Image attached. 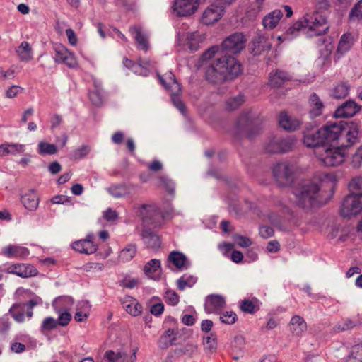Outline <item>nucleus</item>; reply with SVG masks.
Segmentation results:
<instances>
[{
	"label": "nucleus",
	"mask_w": 362,
	"mask_h": 362,
	"mask_svg": "<svg viewBox=\"0 0 362 362\" xmlns=\"http://www.w3.org/2000/svg\"><path fill=\"white\" fill-rule=\"evenodd\" d=\"M202 62L211 61L206 69V79L212 83L233 80L242 72L240 62L230 54L223 53L218 46H212L201 56Z\"/></svg>",
	"instance_id": "1"
},
{
	"label": "nucleus",
	"mask_w": 362,
	"mask_h": 362,
	"mask_svg": "<svg viewBox=\"0 0 362 362\" xmlns=\"http://www.w3.org/2000/svg\"><path fill=\"white\" fill-rule=\"evenodd\" d=\"M316 11L305 15L303 20L296 22L286 32L288 38H292L303 33L308 37L322 35L329 29L327 21V11L330 4L328 0H317Z\"/></svg>",
	"instance_id": "2"
},
{
	"label": "nucleus",
	"mask_w": 362,
	"mask_h": 362,
	"mask_svg": "<svg viewBox=\"0 0 362 362\" xmlns=\"http://www.w3.org/2000/svg\"><path fill=\"white\" fill-rule=\"evenodd\" d=\"M360 122H328L320 128L327 145L350 147L358 141Z\"/></svg>",
	"instance_id": "3"
},
{
	"label": "nucleus",
	"mask_w": 362,
	"mask_h": 362,
	"mask_svg": "<svg viewBox=\"0 0 362 362\" xmlns=\"http://www.w3.org/2000/svg\"><path fill=\"white\" fill-rule=\"evenodd\" d=\"M143 224L141 235L148 247L156 249L160 246V237L153 229L160 228L163 219L160 210L154 204H143L138 211Z\"/></svg>",
	"instance_id": "4"
},
{
	"label": "nucleus",
	"mask_w": 362,
	"mask_h": 362,
	"mask_svg": "<svg viewBox=\"0 0 362 362\" xmlns=\"http://www.w3.org/2000/svg\"><path fill=\"white\" fill-rule=\"evenodd\" d=\"M320 186L311 180H303L294 187L295 204L305 210H310L317 203Z\"/></svg>",
	"instance_id": "5"
},
{
	"label": "nucleus",
	"mask_w": 362,
	"mask_h": 362,
	"mask_svg": "<svg viewBox=\"0 0 362 362\" xmlns=\"http://www.w3.org/2000/svg\"><path fill=\"white\" fill-rule=\"evenodd\" d=\"M347 148L326 144L315 150L314 153L325 166L334 167L344 161L346 157L344 150Z\"/></svg>",
	"instance_id": "6"
},
{
	"label": "nucleus",
	"mask_w": 362,
	"mask_h": 362,
	"mask_svg": "<svg viewBox=\"0 0 362 362\" xmlns=\"http://www.w3.org/2000/svg\"><path fill=\"white\" fill-rule=\"evenodd\" d=\"M294 140L291 136L271 135L264 144V150L269 154L285 153L292 150Z\"/></svg>",
	"instance_id": "7"
},
{
	"label": "nucleus",
	"mask_w": 362,
	"mask_h": 362,
	"mask_svg": "<svg viewBox=\"0 0 362 362\" xmlns=\"http://www.w3.org/2000/svg\"><path fill=\"white\" fill-rule=\"evenodd\" d=\"M234 0H211L210 5L205 9L202 16V21L205 25H211L222 17L225 8Z\"/></svg>",
	"instance_id": "8"
},
{
	"label": "nucleus",
	"mask_w": 362,
	"mask_h": 362,
	"mask_svg": "<svg viewBox=\"0 0 362 362\" xmlns=\"http://www.w3.org/2000/svg\"><path fill=\"white\" fill-rule=\"evenodd\" d=\"M259 120L251 112H243L238 118L236 127L238 132L247 136H252L259 129Z\"/></svg>",
	"instance_id": "9"
},
{
	"label": "nucleus",
	"mask_w": 362,
	"mask_h": 362,
	"mask_svg": "<svg viewBox=\"0 0 362 362\" xmlns=\"http://www.w3.org/2000/svg\"><path fill=\"white\" fill-rule=\"evenodd\" d=\"M246 38L242 33H235L221 43V51L231 55L240 53L245 47Z\"/></svg>",
	"instance_id": "10"
},
{
	"label": "nucleus",
	"mask_w": 362,
	"mask_h": 362,
	"mask_svg": "<svg viewBox=\"0 0 362 362\" xmlns=\"http://www.w3.org/2000/svg\"><path fill=\"white\" fill-rule=\"evenodd\" d=\"M362 211V194L347 195L343 200L340 214L344 218H350Z\"/></svg>",
	"instance_id": "11"
},
{
	"label": "nucleus",
	"mask_w": 362,
	"mask_h": 362,
	"mask_svg": "<svg viewBox=\"0 0 362 362\" xmlns=\"http://www.w3.org/2000/svg\"><path fill=\"white\" fill-rule=\"evenodd\" d=\"M199 0H175L173 8L179 16H188L198 8Z\"/></svg>",
	"instance_id": "12"
},
{
	"label": "nucleus",
	"mask_w": 362,
	"mask_h": 362,
	"mask_svg": "<svg viewBox=\"0 0 362 362\" xmlns=\"http://www.w3.org/2000/svg\"><path fill=\"white\" fill-rule=\"evenodd\" d=\"M273 174L279 184L287 185L293 180V170L288 163H281L274 166Z\"/></svg>",
	"instance_id": "13"
},
{
	"label": "nucleus",
	"mask_w": 362,
	"mask_h": 362,
	"mask_svg": "<svg viewBox=\"0 0 362 362\" xmlns=\"http://www.w3.org/2000/svg\"><path fill=\"white\" fill-rule=\"evenodd\" d=\"M226 305L224 298L220 295H209L206 298L204 310L206 313H219Z\"/></svg>",
	"instance_id": "14"
},
{
	"label": "nucleus",
	"mask_w": 362,
	"mask_h": 362,
	"mask_svg": "<svg viewBox=\"0 0 362 362\" xmlns=\"http://www.w3.org/2000/svg\"><path fill=\"white\" fill-rule=\"evenodd\" d=\"M272 47V43L269 39L264 35L255 37L249 45V49L254 56L262 54L269 51Z\"/></svg>",
	"instance_id": "15"
},
{
	"label": "nucleus",
	"mask_w": 362,
	"mask_h": 362,
	"mask_svg": "<svg viewBox=\"0 0 362 362\" xmlns=\"http://www.w3.org/2000/svg\"><path fill=\"white\" fill-rule=\"evenodd\" d=\"M6 271L9 274H13L22 278L35 276L37 274V270L34 266L23 263L11 265Z\"/></svg>",
	"instance_id": "16"
},
{
	"label": "nucleus",
	"mask_w": 362,
	"mask_h": 362,
	"mask_svg": "<svg viewBox=\"0 0 362 362\" xmlns=\"http://www.w3.org/2000/svg\"><path fill=\"white\" fill-rule=\"evenodd\" d=\"M361 107L354 100H349L338 107L335 110V117H350L359 112Z\"/></svg>",
	"instance_id": "17"
},
{
	"label": "nucleus",
	"mask_w": 362,
	"mask_h": 362,
	"mask_svg": "<svg viewBox=\"0 0 362 362\" xmlns=\"http://www.w3.org/2000/svg\"><path fill=\"white\" fill-rule=\"evenodd\" d=\"M293 78L292 75L284 70L276 69L269 74V85L272 88H279L286 83L291 81Z\"/></svg>",
	"instance_id": "18"
},
{
	"label": "nucleus",
	"mask_w": 362,
	"mask_h": 362,
	"mask_svg": "<svg viewBox=\"0 0 362 362\" xmlns=\"http://www.w3.org/2000/svg\"><path fill=\"white\" fill-rule=\"evenodd\" d=\"M72 248L80 253L93 254L97 250L98 247L93 241V236L89 235L83 240L74 242Z\"/></svg>",
	"instance_id": "19"
},
{
	"label": "nucleus",
	"mask_w": 362,
	"mask_h": 362,
	"mask_svg": "<svg viewBox=\"0 0 362 362\" xmlns=\"http://www.w3.org/2000/svg\"><path fill=\"white\" fill-rule=\"evenodd\" d=\"M303 143L307 147L314 148V151L326 145L320 129L315 132L304 133Z\"/></svg>",
	"instance_id": "20"
},
{
	"label": "nucleus",
	"mask_w": 362,
	"mask_h": 362,
	"mask_svg": "<svg viewBox=\"0 0 362 362\" xmlns=\"http://www.w3.org/2000/svg\"><path fill=\"white\" fill-rule=\"evenodd\" d=\"M325 105L320 97L313 93L308 99V115L310 119H314L322 114Z\"/></svg>",
	"instance_id": "21"
},
{
	"label": "nucleus",
	"mask_w": 362,
	"mask_h": 362,
	"mask_svg": "<svg viewBox=\"0 0 362 362\" xmlns=\"http://www.w3.org/2000/svg\"><path fill=\"white\" fill-rule=\"evenodd\" d=\"M136 354L134 352L130 356L122 352L115 353L112 350L105 351L100 362H135Z\"/></svg>",
	"instance_id": "22"
},
{
	"label": "nucleus",
	"mask_w": 362,
	"mask_h": 362,
	"mask_svg": "<svg viewBox=\"0 0 362 362\" xmlns=\"http://www.w3.org/2000/svg\"><path fill=\"white\" fill-rule=\"evenodd\" d=\"M279 124L287 132H293L300 127V122L289 116L286 112L284 111L279 114Z\"/></svg>",
	"instance_id": "23"
},
{
	"label": "nucleus",
	"mask_w": 362,
	"mask_h": 362,
	"mask_svg": "<svg viewBox=\"0 0 362 362\" xmlns=\"http://www.w3.org/2000/svg\"><path fill=\"white\" fill-rule=\"evenodd\" d=\"M158 78L160 83L166 89H170L172 92H180V85L178 83L173 72L168 71L165 73L163 76L158 75Z\"/></svg>",
	"instance_id": "24"
},
{
	"label": "nucleus",
	"mask_w": 362,
	"mask_h": 362,
	"mask_svg": "<svg viewBox=\"0 0 362 362\" xmlns=\"http://www.w3.org/2000/svg\"><path fill=\"white\" fill-rule=\"evenodd\" d=\"M2 253L8 258H25L29 255L28 248L19 245H8L3 249Z\"/></svg>",
	"instance_id": "25"
},
{
	"label": "nucleus",
	"mask_w": 362,
	"mask_h": 362,
	"mask_svg": "<svg viewBox=\"0 0 362 362\" xmlns=\"http://www.w3.org/2000/svg\"><path fill=\"white\" fill-rule=\"evenodd\" d=\"M144 271L149 278L159 280L161 275L160 261L156 259L150 260L144 266Z\"/></svg>",
	"instance_id": "26"
},
{
	"label": "nucleus",
	"mask_w": 362,
	"mask_h": 362,
	"mask_svg": "<svg viewBox=\"0 0 362 362\" xmlns=\"http://www.w3.org/2000/svg\"><path fill=\"white\" fill-rule=\"evenodd\" d=\"M121 303L123 308L130 315L138 316L141 313L142 306L136 299L127 296Z\"/></svg>",
	"instance_id": "27"
},
{
	"label": "nucleus",
	"mask_w": 362,
	"mask_h": 362,
	"mask_svg": "<svg viewBox=\"0 0 362 362\" xmlns=\"http://www.w3.org/2000/svg\"><path fill=\"white\" fill-rule=\"evenodd\" d=\"M289 329L296 336H300L307 329V323L300 315L292 317L289 324Z\"/></svg>",
	"instance_id": "28"
},
{
	"label": "nucleus",
	"mask_w": 362,
	"mask_h": 362,
	"mask_svg": "<svg viewBox=\"0 0 362 362\" xmlns=\"http://www.w3.org/2000/svg\"><path fill=\"white\" fill-rule=\"evenodd\" d=\"M21 201L23 206L30 211H35L39 204V197L33 189L23 194Z\"/></svg>",
	"instance_id": "29"
},
{
	"label": "nucleus",
	"mask_w": 362,
	"mask_h": 362,
	"mask_svg": "<svg viewBox=\"0 0 362 362\" xmlns=\"http://www.w3.org/2000/svg\"><path fill=\"white\" fill-rule=\"evenodd\" d=\"M177 331L173 329H168L165 330L164 333L160 337L158 341V346L160 349H164L173 345L177 340Z\"/></svg>",
	"instance_id": "30"
},
{
	"label": "nucleus",
	"mask_w": 362,
	"mask_h": 362,
	"mask_svg": "<svg viewBox=\"0 0 362 362\" xmlns=\"http://www.w3.org/2000/svg\"><path fill=\"white\" fill-rule=\"evenodd\" d=\"M129 32L134 35V39L141 49L146 51L148 49V38L142 32V28L140 26L134 25L130 27Z\"/></svg>",
	"instance_id": "31"
},
{
	"label": "nucleus",
	"mask_w": 362,
	"mask_h": 362,
	"mask_svg": "<svg viewBox=\"0 0 362 362\" xmlns=\"http://www.w3.org/2000/svg\"><path fill=\"white\" fill-rule=\"evenodd\" d=\"M168 262L172 263L178 269L188 267V260L186 256L180 252L173 251L168 257Z\"/></svg>",
	"instance_id": "32"
},
{
	"label": "nucleus",
	"mask_w": 362,
	"mask_h": 362,
	"mask_svg": "<svg viewBox=\"0 0 362 362\" xmlns=\"http://www.w3.org/2000/svg\"><path fill=\"white\" fill-rule=\"evenodd\" d=\"M185 40L187 49L194 52L200 48L199 44L203 41V37L199 32L188 33Z\"/></svg>",
	"instance_id": "33"
},
{
	"label": "nucleus",
	"mask_w": 362,
	"mask_h": 362,
	"mask_svg": "<svg viewBox=\"0 0 362 362\" xmlns=\"http://www.w3.org/2000/svg\"><path fill=\"white\" fill-rule=\"evenodd\" d=\"M283 16V12L281 10H274L267 15L263 19V25L264 28L267 29H273L274 28L280 19Z\"/></svg>",
	"instance_id": "34"
},
{
	"label": "nucleus",
	"mask_w": 362,
	"mask_h": 362,
	"mask_svg": "<svg viewBox=\"0 0 362 362\" xmlns=\"http://www.w3.org/2000/svg\"><path fill=\"white\" fill-rule=\"evenodd\" d=\"M240 308L244 313L254 314L259 310V302L256 298L244 299L240 303Z\"/></svg>",
	"instance_id": "35"
},
{
	"label": "nucleus",
	"mask_w": 362,
	"mask_h": 362,
	"mask_svg": "<svg viewBox=\"0 0 362 362\" xmlns=\"http://www.w3.org/2000/svg\"><path fill=\"white\" fill-rule=\"evenodd\" d=\"M16 53L19 59L22 62H29L33 59L32 49L26 41H23L16 48Z\"/></svg>",
	"instance_id": "36"
},
{
	"label": "nucleus",
	"mask_w": 362,
	"mask_h": 362,
	"mask_svg": "<svg viewBox=\"0 0 362 362\" xmlns=\"http://www.w3.org/2000/svg\"><path fill=\"white\" fill-rule=\"evenodd\" d=\"M25 304L15 303L9 309V313L18 322H23L25 320Z\"/></svg>",
	"instance_id": "37"
},
{
	"label": "nucleus",
	"mask_w": 362,
	"mask_h": 362,
	"mask_svg": "<svg viewBox=\"0 0 362 362\" xmlns=\"http://www.w3.org/2000/svg\"><path fill=\"white\" fill-rule=\"evenodd\" d=\"M350 86L346 82L338 83L332 90V96L336 99H343L349 93Z\"/></svg>",
	"instance_id": "38"
},
{
	"label": "nucleus",
	"mask_w": 362,
	"mask_h": 362,
	"mask_svg": "<svg viewBox=\"0 0 362 362\" xmlns=\"http://www.w3.org/2000/svg\"><path fill=\"white\" fill-rule=\"evenodd\" d=\"M197 278L193 275L184 274L177 281V288L180 291L185 290L187 287L191 288L197 282Z\"/></svg>",
	"instance_id": "39"
},
{
	"label": "nucleus",
	"mask_w": 362,
	"mask_h": 362,
	"mask_svg": "<svg viewBox=\"0 0 362 362\" xmlns=\"http://www.w3.org/2000/svg\"><path fill=\"white\" fill-rule=\"evenodd\" d=\"M352 45V35L350 33H345L341 37L337 47V52L343 54L347 52Z\"/></svg>",
	"instance_id": "40"
},
{
	"label": "nucleus",
	"mask_w": 362,
	"mask_h": 362,
	"mask_svg": "<svg viewBox=\"0 0 362 362\" xmlns=\"http://www.w3.org/2000/svg\"><path fill=\"white\" fill-rule=\"evenodd\" d=\"M107 192L115 198H121L129 194L128 187L124 185H114L107 188Z\"/></svg>",
	"instance_id": "41"
},
{
	"label": "nucleus",
	"mask_w": 362,
	"mask_h": 362,
	"mask_svg": "<svg viewBox=\"0 0 362 362\" xmlns=\"http://www.w3.org/2000/svg\"><path fill=\"white\" fill-rule=\"evenodd\" d=\"M136 245L129 244L120 252L119 257L123 262H129L133 259L136 255Z\"/></svg>",
	"instance_id": "42"
},
{
	"label": "nucleus",
	"mask_w": 362,
	"mask_h": 362,
	"mask_svg": "<svg viewBox=\"0 0 362 362\" xmlns=\"http://www.w3.org/2000/svg\"><path fill=\"white\" fill-rule=\"evenodd\" d=\"M349 18L353 22L362 21V0H359L351 8Z\"/></svg>",
	"instance_id": "43"
},
{
	"label": "nucleus",
	"mask_w": 362,
	"mask_h": 362,
	"mask_svg": "<svg viewBox=\"0 0 362 362\" xmlns=\"http://www.w3.org/2000/svg\"><path fill=\"white\" fill-rule=\"evenodd\" d=\"M57 151V146L47 142L41 141L38 144V153L40 155H53Z\"/></svg>",
	"instance_id": "44"
},
{
	"label": "nucleus",
	"mask_w": 362,
	"mask_h": 362,
	"mask_svg": "<svg viewBox=\"0 0 362 362\" xmlns=\"http://www.w3.org/2000/svg\"><path fill=\"white\" fill-rule=\"evenodd\" d=\"M245 102L244 96L238 95L235 97H232L226 101V109L233 111L238 108Z\"/></svg>",
	"instance_id": "45"
},
{
	"label": "nucleus",
	"mask_w": 362,
	"mask_h": 362,
	"mask_svg": "<svg viewBox=\"0 0 362 362\" xmlns=\"http://www.w3.org/2000/svg\"><path fill=\"white\" fill-rule=\"evenodd\" d=\"M204 349L210 353H212L216 350L217 341L215 334H210L206 337H204Z\"/></svg>",
	"instance_id": "46"
},
{
	"label": "nucleus",
	"mask_w": 362,
	"mask_h": 362,
	"mask_svg": "<svg viewBox=\"0 0 362 362\" xmlns=\"http://www.w3.org/2000/svg\"><path fill=\"white\" fill-rule=\"evenodd\" d=\"M349 189L353 194H362V177L352 179L349 185Z\"/></svg>",
	"instance_id": "47"
},
{
	"label": "nucleus",
	"mask_w": 362,
	"mask_h": 362,
	"mask_svg": "<svg viewBox=\"0 0 362 362\" xmlns=\"http://www.w3.org/2000/svg\"><path fill=\"white\" fill-rule=\"evenodd\" d=\"M89 98L93 105L96 106L100 105L103 103L104 100L102 90L100 88H96L95 90L90 92Z\"/></svg>",
	"instance_id": "48"
},
{
	"label": "nucleus",
	"mask_w": 362,
	"mask_h": 362,
	"mask_svg": "<svg viewBox=\"0 0 362 362\" xmlns=\"http://www.w3.org/2000/svg\"><path fill=\"white\" fill-rule=\"evenodd\" d=\"M55 51V55L54 57L55 61L58 63H61L64 59V57L68 54L69 51L67 49L62 45H56L54 47Z\"/></svg>",
	"instance_id": "49"
},
{
	"label": "nucleus",
	"mask_w": 362,
	"mask_h": 362,
	"mask_svg": "<svg viewBox=\"0 0 362 362\" xmlns=\"http://www.w3.org/2000/svg\"><path fill=\"white\" fill-rule=\"evenodd\" d=\"M57 325V322L53 317H46L42 324L41 326V332L45 334L46 332L52 330L56 328Z\"/></svg>",
	"instance_id": "50"
},
{
	"label": "nucleus",
	"mask_w": 362,
	"mask_h": 362,
	"mask_svg": "<svg viewBox=\"0 0 362 362\" xmlns=\"http://www.w3.org/2000/svg\"><path fill=\"white\" fill-rule=\"evenodd\" d=\"M237 318V315L233 311H226L220 316L221 322L228 325L234 324Z\"/></svg>",
	"instance_id": "51"
},
{
	"label": "nucleus",
	"mask_w": 362,
	"mask_h": 362,
	"mask_svg": "<svg viewBox=\"0 0 362 362\" xmlns=\"http://www.w3.org/2000/svg\"><path fill=\"white\" fill-rule=\"evenodd\" d=\"M90 152V147L87 145H83L72 152V157L74 159H81L88 155Z\"/></svg>",
	"instance_id": "52"
},
{
	"label": "nucleus",
	"mask_w": 362,
	"mask_h": 362,
	"mask_svg": "<svg viewBox=\"0 0 362 362\" xmlns=\"http://www.w3.org/2000/svg\"><path fill=\"white\" fill-rule=\"evenodd\" d=\"M159 180L162 185L165 188V189L170 193L173 194L175 191V185L173 182L169 179L166 176H160L159 177Z\"/></svg>",
	"instance_id": "53"
},
{
	"label": "nucleus",
	"mask_w": 362,
	"mask_h": 362,
	"mask_svg": "<svg viewBox=\"0 0 362 362\" xmlns=\"http://www.w3.org/2000/svg\"><path fill=\"white\" fill-rule=\"evenodd\" d=\"M192 348L191 345H186L182 348L175 349L173 352L170 353L168 357L175 358L187 354Z\"/></svg>",
	"instance_id": "54"
},
{
	"label": "nucleus",
	"mask_w": 362,
	"mask_h": 362,
	"mask_svg": "<svg viewBox=\"0 0 362 362\" xmlns=\"http://www.w3.org/2000/svg\"><path fill=\"white\" fill-rule=\"evenodd\" d=\"M165 298L166 302L172 305H175L179 302V296L174 291L169 290L166 291Z\"/></svg>",
	"instance_id": "55"
},
{
	"label": "nucleus",
	"mask_w": 362,
	"mask_h": 362,
	"mask_svg": "<svg viewBox=\"0 0 362 362\" xmlns=\"http://www.w3.org/2000/svg\"><path fill=\"white\" fill-rule=\"evenodd\" d=\"M234 240L239 246L243 247H247L252 245L250 238L240 235H234Z\"/></svg>",
	"instance_id": "56"
},
{
	"label": "nucleus",
	"mask_w": 362,
	"mask_h": 362,
	"mask_svg": "<svg viewBox=\"0 0 362 362\" xmlns=\"http://www.w3.org/2000/svg\"><path fill=\"white\" fill-rule=\"evenodd\" d=\"M178 93H179L172 92V101L173 104L177 107V108L182 112H183L185 109V106L182 101L180 99Z\"/></svg>",
	"instance_id": "57"
},
{
	"label": "nucleus",
	"mask_w": 362,
	"mask_h": 362,
	"mask_svg": "<svg viewBox=\"0 0 362 362\" xmlns=\"http://www.w3.org/2000/svg\"><path fill=\"white\" fill-rule=\"evenodd\" d=\"M71 319V314L65 311L64 313H62L58 318L57 325H59L61 326H66L69 324V321Z\"/></svg>",
	"instance_id": "58"
},
{
	"label": "nucleus",
	"mask_w": 362,
	"mask_h": 362,
	"mask_svg": "<svg viewBox=\"0 0 362 362\" xmlns=\"http://www.w3.org/2000/svg\"><path fill=\"white\" fill-rule=\"evenodd\" d=\"M61 63H64L70 68H74L77 64L76 59L74 55L69 52L66 55V57H64V59L62 61Z\"/></svg>",
	"instance_id": "59"
},
{
	"label": "nucleus",
	"mask_w": 362,
	"mask_h": 362,
	"mask_svg": "<svg viewBox=\"0 0 362 362\" xmlns=\"http://www.w3.org/2000/svg\"><path fill=\"white\" fill-rule=\"evenodd\" d=\"M64 304L72 305L73 300L70 297H59L57 298L54 302V306L56 308H60V306L63 305Z\"/></svg>",
	"instance_id": "60"
},
{
	"label": "nucleus",
	"mask_w": 362,
	"mask_h": 362,
	"mask_svg": "<svg viewBox=\"0 0 362 362\" xmlns=\"http://www.w3.org/2000/svg\"><path fill=\"white\" fill-rule=\"evenodd\" d=\"M350 356L356 357L362 361V344H358L354 345L352 349L350 354Z\"/></svg>",
	"instance_id": "61"
},
{
	"label": "nucleus",
	"mask_w": 362,
	"mask_h": 362,
	"mask_svg": "<svg viewBox=\"0 0 362 362\" xmlns=\"http://www.w3.org/2000/svg\"><path fill=\"white\" fill-rule=\"evenodd\" d=\"M22 90L23 88L21 86H12L6 90V95L8 98H13Z\"/></svg>",
	"instance_id": "62"
},
{
	"label": "nucleus",
	"mask_w": 362,
	"mask_h": 362,
	"mask_svg": "<svg viewBox=\"0 0 362 362\" xmlns=\"http://www.w3.org/2000/svg\"><path fill=\"white\" fill-rule=\"evenodd\" d=\"M274 233L273 228L270 226H263L259 228V235L264 238L273 236Z\"/></svg>",
	"instance_id": "63"
},
{
	"label": "nucleus",
	"mask_w": 362,
	"mask_h": 362,
	"mask_svg": "<svg viewBox=\"0 0 362 362\" xmlns=\"http://www.w3.org/2000/svg\"><path fill=\"white\" fill-rule=\"evenodd\" d=\"M103 217L107 221H115L118 218V213L110 208L104 211Z\"/></svg>",
	"instance_id": "64"
}]
</instances>
